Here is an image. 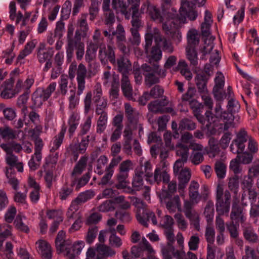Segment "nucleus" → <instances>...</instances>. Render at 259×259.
I'll return each mask as SVG.
<instances>
[{
    "instance_id": "obj_38",
    "label": "nucleus",
    "mask_w": 259,
    "mask_h": 259,
    "mask_svg": "<svg viewBox=\"0 0 259 259\" xmlns=\"http://www.w3.org/2000/svg\"><path fill=\"white\" fill-rule=\"evenodd\" d=\"M171 0H161V8L163 14L164 15L166 13L168 17L172 19H176L177 22L180 23L179 19L172 18V16L175 13L171 10L172 9L174 8H171Z\"/></svg>"
},
{
    "instance_id": "obj_53",
    "label": "nucleus",
    "mask_w": 259,
    "mask_h": 259,
    "mask_svg": "<svg viewBox=\"0 0 259 259\" xmlns=\"http://www.w3.org/2000/svg\"><path fill=\"white\" fill-rule=\"evenodd\" d=\"M96 103L95 112L97 115L107 114L106 109L107 106V99L103 98L102 100L98 102H94Z\"/></svg>"
},
{
    "instance_id": "obj_36",
    "label": "nucleus",
    "mask_w": 259,
    "mask_h": 259,
    "mask_svg": "<svg viewBox=\"0 0 259 259\" xmlns=\"http://www.w3.org/2000/svg\"><path fill=\"white\" fill-rule=\"evenodd\" d=\"M175 70H180L181 74L188 80L192 78V73L188 68V64L184 60H180L179 61Z\"/></svg>"
},
{
    "instance_id": "obj_34",
    "label": "nucleus",
    "mask_w": 259,
    "mask_h": 259,
    "mask_svg": "<svg viewBox=\"0 0 259 259\" xmlns=\"http://www.w3.org/2000/svg\"><path fill=\"white\" fill-rule=\"evenodd\" d=\"M141 69L144 73H151V72H157V74L162 77H164L166 75L165 71L159 68L157 63L154 64L153 67H151L147 64H144L141 66Z\"/></svg>"
},
{
    "instance_id": "obj_13",
    "label": "nucleus",
    "mask_w": 259,
    "mask_h": 259,
    "mask_svg": "<svg viewBox=\"0 0 259 259\" xmlns=\"http://www.w3.org/2000/svg\"><path fill=\"white\" fill-rule=\"evenodd\" d=\"M168 100L166 97L161 100H156L151 102L148 105V110L154 113H171L174 112L172 108L167 107L168 104Z\"/></svg>"
},
{
    "instance_id": "obj_21",
    "label": "nucleus",
    "mask_w": 259,
    "mask_h": 259,
    "mask_svg": "<svg viewBox=\"0 0 259 259\" xmlns=\"http://www.w3.org/2000/svg\"><path fill=\"white\" fill-rule=\"evenodd\" d=\"M125 116L131 124L137 125L139 121V112L132 107L130 103L124 104Z\"/></svg>"
},
{
    "instance_id": "obj_26",
    "label": "nucleus",
    "mask_w": 259,
    "mask_h": 259,
    "mask_svg": "<svg viewBox=\"0 0 259 259\" xmlns=\"http://www.w3.org/2000/svg\"><path fill=\"white\" fill-rule=\"evenodd\" d=\"M79 118L78 114L74 112H72L69 117L68 121L69 125L68 136L70 138L72 137L79 124Z\"/></svg>"
},
{
    "instance_id": "obj_29",
    "label": "nucleus",
    "mask_w": 259,
    "mask_h": 259,
    "mask_svg": "<svg viewBox=\"0 0 259 259\" xmlns=\"http://www.w3.org/2000/svg\"><path fill=\"white\" fill-rule=\"evenodd\" d=\"M96 250L97 252V255L101 257H105L108 256H112L115 254V251L111 248V247L107 246L104 244H97Z\"/></svg>"
},
{
    "instance_id": "obj_3",
    "label": "nucleus",
    "mask_w": 259,
    "mask_h": 259,
    "mask_svg": "<svg viewBox=\"0 0 259 259\" xmlns=\"http://www.w3.org/2000/svg\"><path fill=\"white\" fill-rule=\"evenodd\" d=\"M189 102L190 106L193 110L194 115L198 121L210 132L214 130V117L212 116L211 111H206L205 116H204L201 114L204 108L203 105L201 103H198L195 100H191Z\"/></svg>"
},
{
    "instance_id": "obj_23",
    "label": "nucleus",
    "mask_w": 259,
    "mask_h": 259,
    "mask_svg": "<svg viewBox=\"0 0 259 259\" xmlns=\"http://www.w3.org/2000/svg\"><path fill=\"white\" fill-rule=\"evenodd\" d=\"M0 147L6 152V163L10 165V167L14 168L15 165L18 161V157L13 154L12 148L7 144H2Z\"/></svg>"
},
{
    "instance_id": "obj_35",
    "label": "nucleus",
    "mask_w": 259,
    "mask_h": 259,
    "mask_svg": "<svg viewBox=\"0 0 259 259\" xmlns=\"http://www.w3.org/2000/svg\"><path fill=\"white\" fill-rule=\"evenodd\" d=\"M200 36L197 31L195 29L190 30L187 34L188 45L186 48H195L198 45Z\"/></svg>"
},
{
    "instance_id": "obj_5",
    "label": "nucleus",
    "mask_w": 259,
    "mask_h": 259,
    "mask_svg": "<svg viewBox=\"0 0 259 259\" xmlns=\"http://www.w3.org/2000/svg\"><path fill=\"white\" fill-rule=\"evenodd\" d=\"M143 166L145 180L150 184L156 183L159 185L161 181L163 183L169 182L170 176L165 169L162 170L160 167H156L153 174L152 172V165L148 161L145 162Z\"/></svg>"
},
{
    "instance_id": "obj_18",
    "label": "nucleus",
    "mask_w": 259,
    "mask_h": 259,
    "mask_svg": "<svg viewBox=\"0 0 259 259\" xmlns=\"http://www.w3.org/2000/svg\"><path fill=\"white\" fill-rule=\"evenodd\" d=\"M136 218L138 222L144 226L148 227L147 222L151 220L153 225L157 224L156 216L154 212L148 210H143L142 213L140 210L136 214Z\"/></svg>"
},
{
    "instance_id": "obj_62",
    "label": "nucleus",
    "mask_w": 259,
    "mask_h": 259,
    "mask_svg": "<svg viewBox=\"0 0 259 259\" xmlns=\"http://www.w3.org/2000/svg\"><path fill=\"white\" fill-rule=\"evenodd\" d=\"M14 48V45L13 44L11 48H8L3 52V57L6 58L5 63L7 64H11L15 57V54L13 52Z\"/></svg>"
},
{
    "instance_id": "obj_32",
    "label": "nucleus",
    "mask_w": 259,
    "mask_h": 259,
    "mask_svg": "<svg viewBox=\"0 0 259 259\" xmlns=\"http://www.w3.org/2000/svg\"><path fill=\"white\" fill-rule=\"evenodd\" d=\"M66 130V126L64 124L63 125L61 126V131L59 134L54 137L53 142V146L52 147L50 150L51 152H55V151L58 149L61 145L62 144Z\"/></svg>"
},
{
    "instance_id": "obj_40",
    "label": "nucleus",
    "mask_w": 259,
    "mask_h": 259,
    "mask_svg": "<svg viewBox=\"0 0 259 259\" xmlns=\"http://www.w3.org/2000/svg\"><path fill=\"white\" fill-rule=\"evenodd\" d=\"M164 203L165 204L166 208L170 211H175L177 208H179L181 206L180 199L178 195L172 196Z\"/></svg>"
},
{
    "instance_id": "obj_63",
    "label": "nucleus",
    "mask_w": 259,
    "mask_h": 259,
    "mask_svg": "<svg viewBox=\"0 0 259 259\" xmlns=\"http://www.w3.org/2000/svg\"><path fill=\"white\" fill-rule=\"evenodd\" d=\"M98 228L97 226L90 227L85 237V240L88 244H91L96 238Z\"/></svg>"
},
{
    "instance_id": "obj_1",
    "label": "nucleus",
    "mask_w": 259,
    "mask_h": 259,
    "mask_svg": "<svg viewBox=\"0 0 259 259\" xmlns=\"http://www.w3.org/2000/svg\"><path fill=\"white\" fill-rule=\"evenodd\" d=\"M79 28L74 34V27L73 24H69L67 28L66 58L67 62L70 63L74 56V50L76 51V58L81 60L84 55V44L81 40V37H85L89 30V26L85 17L82 16L77 21Z\"/></svg>"
},
{
    "instance_id": "obj_64",
    "label": "nucleus",
    "mask_w": 259,
    "mask_h": 259,
    "mask_svg": "<svg viewBox=\"0 0 259 259\" xmlns=\"http://www.w3.org/2000/svg\"><path fill=\"white\" fill-rule=\"evenodd\" d=\"M205 237L208 243L207 244L212 245L214 241L215 231L211 226H207L205 229Z\"/></svg>"
},
{
    "instance_id": "obj_7",
    "label": "nucleus",
    "mask_w": 259,
    "mask_h": 259,
    "mask_svg": "<svg viewBox=\"0 0 259 259\" xmlns=\"http://www.w3.org/2000/svg\"><path fill=\"white\" fill-rule=\"evenodd\" d=\"M231 194L229 191L224 192L223 187L219 185L216 191V210L219 215H228L230 207Z\"/></svg>"
},
{
    "instance_id": "obj_51",
    "label": "nucleus",
    "mask_w": 259,
    "mask_h": 259,
    "mask_svg": "<svg viewBox=\"0 0 259 259\" xmlns=\"http://www.w3.org/2000/svg\"><path fill=\"white\" fill-rule=\"evenodd\" d=\"M196 127L195 123L188 118L182 119L179 123V129L181 130L192 131L195 130Z\"/></svg>"
},
{
    "instance_id": "obj_57",
    "label": "nucleus",
    "mask_w": 259,
    "mask_h": 259,
    "mask_svg": "<svg viewBox=\"0 0 259 259\" xmlns=\"http://www.w3.org/2000/svg\"><path fill=\"white\" fill-rule=\"evenodd\" d=\"M112 35H113V37L116 36L117 41H124L125 40V32L123 26L119 24L116 27V30L112 31Z\"/></svg>"
},
{
    "instance_id": "obj_27",
    "label": "nucleus",
    "mask_w": 259,
    "mask_h": 259,
    "mask_svg": "<svg viewBox=\"0 0 259 259\" xmlns=\"http://www.w3.org/2000/svg\"><path fill=\"white\" fill-rule=\"evenodd\" d=\"M88 157L85 156H81L74 166L73 169L71 172V177L74 178L75 182L76 181V177L82 174L84 169L85 168L87 164Z\"/></svg>"
},
{
    "instance_id": "obj_22",
    "label": "nucleus",
    "mask_w": 259,
    "mask_h": 259,
    "mask_svg": "<svg viewBox=\"0 0 259 259\" xmlns=\"http://www.w3.org/2000/svg\"><path fill=\"white\" fill-rule=\"evenodd\" d=\"M121 88L124 96L129 100L136 101L133 96V88L128 77H122L121 79Z\"/></svg>"
},
{
    "instance_id": "obj_41",
    "label": "nucleus",
    "mask_w": 259,
    "mask_h": 259,
    "mask_svg": "<svg viewBox=\"0 0 259 259\" xmlns=\"http://www.w3.org/2000/svg\"><path fill=\"white\" fill-rule=\"evenodd\" d=\"M112 7L114 9H120L121 12L125 15V18H129L130 13L127 10V7L124 0H112Z\"/></svg>"
},
{
    "instance_id": "obj_30",
    "label": "nucleus",
    "mask_w": 259,
    "mask_h": 259,
    "mask_svg": "<svg viewBox=\"0 0 259 259\" xmlns=\"http://www.w3.org/2000/svg\"><path fill=\"white\" fill-rule=\"evenodd\" d=\"M9 14L10 20L12 21L15 20L16 24H19L24 18L23 15L21 11L16 13V3L14 1L11 2L9 4Z\"/></svg>"
},
{
    "instance_id": "obj_45",
    "label": "nucleus",
    "mask_w": 259,
    "mask_h": 259,
    "mask_svg": "<svg viewBox=\"0 0 259 259\" xmlns=\"http://www.w3.org/2000/svg\"><path fill=\"white\" fill-rule=\"evenodd\" d=\"M214 213L213 202L211 200L207 201L204 209V214L208 223H211L213 219Z\"/></svg>"
},
{
    "instance_id": "obj_16",
    "label": "nucleus",
    "mask_w": 259,
    "mask_h": 259,
    "mask_svg": "<svg viewBox=\"0 0 259 259\" xmlns=\"http://www.w3.org/2000/svg\"><path fill=\"white\" fill-rule=\"evenodd\" d=\"M209 75L206 72H201L197 73L195 77V81L200 94L208 93L207 83Z\"/></svg>"
},
{
    "instance_id": "obj_33",
    "label": "nucleus",
    "mask_w": 259,
    "mask_h": 259,
    "mask_svg": "<svg viewBox=\"0 0 259 259\" xmlns=\"http://www.w3.org/2000/svg\"><path fill=\"white\" fill-rule=\"evenodd\" d=\"M6 176L8 179V183L12 186V188L16 191L18 189L19 181L16 178V171L14 168H6L5 172Z\"/></svg>"
},
{
    "instance_id": "obj_42",
    "label": "nucleus",
    "mask_w": 259,
    "mask_h": 259,
    "mask_svg": "<svg viewBox=\"0 0 259 259\" xmlns=\"http://www.w3.org/2000/svg\"><path fill=\"white\" fill-rule=\"evenodd\" d=\"M189 148L188 146L183 143H179L176 146V153L178 156L181 157L184 161H187L189 155Z\"/></svg>"
},
{
    "instance_id": "obj_31",
    "label": "nucleus",
    "mask_w": 259,
    "mask_h": 259,
    "mask_svg": "<svg viewBox=\"0 0 259 259\" xmlns=\"http://www.w3.org/2000/svg\"><path fill=\"white\" fill-rule=\"evenodd\" d=\"M75 184V180L72 181L70 185H64L60 189L59 196L61 200H66L73 193V187Z\"/></svg>"
},
{
    "instance_id": "obj_20",
    "label": "nucleus",
    "mask_w": 259,
    "mask_h": 259,
    "mask_svg": "<svg viewBox=\"0 0 259 259\" xmlns=\"http://www.w3.org/2000/svg\"><path fill=\"white\" fill-rule=\"evenodd\" d=\"M230 219L232 221L231 222H233L236 224L243 223L245 220L242 207L237 203H234L232 205V211L230 213Z\"/></svg>"
},
{
    "instance_id": "obj_25",
    "label": "nucleus",
    "mask_w": 259,
    "mask_h": 259,
    "mask_svg": "<svg viewBox=\"0 0 259 259\" xmlns=\"http://www.w3.org/2000/svg\"><path fill=\"white\" fill-rule=\"evenodd\" d=\"M84 246V243L83 241H78L75 242L72 245L69 246V250L65 255L69 259H75L76 255H78Z\"/></svg>"
},
{
    "instance_id": "obj_12",
    "label": "nucleus",
    "mask_w": 259,
    "mask_h": 259,
    "mask_svg": "<svg viewBox=\"0 0 259 259\" xmlns=\"http://www.w3.org/2000/svg\"><path fill=\"white\" fill-rule=\"evenodd\" d=\"M98 58L103 65H106L109 61L112 64L115 65V48L110 45L106 46L104 44H101Z\"/></svg>"
},
{
    "instance_id": "obj_59",
    "label": "nucleus",
    "mask_w": 259,
    "mask_h": 259,
    "mask_svg": "<svg viewBox=\"0 0 259 259\" xmlns=\"http://www.w3.org/2000/svg\"><path fill=\"white\" fill-rule=\"evenodd\" d=\"M34 145L35 152L34 154L35 158L39 160L42 158L41 151L44 146V143L41 139L39 137L36 138L34 141Z\"/></svg>"
},
{
    "instance_id": "obj_50",
    "label": "nucleus",
    "mask_w": 259,
    "mask_h": 259,
    "mask_svg": "<svg viewBox=\"0 0 259 259\" xmlns=\"http://www.w3.org/2000/svg\"><path fill=\"white\" fill-rule=\"evenodd\" d=\"M107 114L100 115L97 123L96 132L97 133L101 134L104 132L107 127Z\"/></svg>"
},
{
    "instance_id": "obj_28",
    "label": "nucleus",
    "mask_w": 259,
    "mask_h": 259,
    "mask_svg": "<svg viewBox=\"0 0 259 259\" xmlns=\"http://www.w3.org/2000/svg\"><path fill=\"white\" fill-rule=\"evenodd\" d=\"M219 116L221 120L224 122V131H228L229 128L233 126L234 116L232 113L226 111H221V114Z\"/></svg>"
},
{
    "instance_id": "obj_44",
    "label": "nucleus",
    "mask_w": 259,
    "mask_h": 259,
    "mask_svg": "<svg viewBox=\"0 0 259 259\" xmlns=\"http://www.w3.org/2000/svg\"><path fill=\"white\" fill-rule=\"evenodd\" d=\"M145 76V84L148 87H151L152 85L159 83L160 81V77L157 74V72H151V73H144Z\"/></svg>"
},
{
    "instance_id": "obj_24",
    "label": "nucleus",
    "mask_w": 259,
    "mask_h": 259,
    "mask_svg": "<svg viewBox=\"0 0 259 259\" xmlns=\"http://www.w3.org/2000/svg\"><path fill=\"white\" fill-rule=\"evenodd\" d=\"M20 133H22L21 130H15L9 126L0 127V136L3 139L9 140L16 139Z\"/></svg>"
},
{
    "instance_id": "obj_14",
    "label": "nucleus",
    "mask_w": 259,
    "mask_h": 259,
    "mask_svg": "<svg viewBox=\"0 0 259 259\" xmlns=\"http://www.w3.org/2000/svg\"><path fill=\"white\" fill-rule=\"evenodd\" d=\"M122 157L121 156H113L109 164L106 167L105 174L101 178L99 184L101 185H107L111 180L114 174V168L121 162Z\"/></svg>"
},
{
    "instance_id": "obj_10",
    "label": "nucleus",
    "mask_w": 259,
    "mask_h": 259,
    "mask_svg": "<svg viewBox=\"0 0 259 259\" xmlns=\"http://www.w3.org/2000/svg\"><path fill=\"white\" fill-rule=\"evenodd\" d=\"M81 139L79 143H73L70 144L68 151L72 154L73 160L76 161L78 158L79 154L85 153L90 141L94 142L96 137L94 135H88L85 137L81 136Z\"/></svg>"
},
{
    "instance_id": "obj_4",
    "label": "nucleus",
    "mask_w": 259,
    "mask_h": 259,
    "mask_svg": "<svg viewBox=\"0 0 259 259\" xmlns=\"http://www.w3.org/2000/svg\"><path fill=\"white\" fill-rule=\"evenodd\" d=\"M148 11L154 21L162 23V28L167 34H171L175 31L174 28L178 23L176 21V19L168 17L166 13L164 15L162 12L161 14L159 10L154 6H149Z\"/></svg>"
},
{
    "instance_id": "obj_43",
    "label": "nucleus",
    "mask_w": 259,
    "mask_h": 259,
    "mask_svg": "<svg viewBox=\"0 0 259 259\" xmlns=\"http://www.w3.org/2000/svg\"><path fill=\"white\" fill-rule=\"evenodd\" d=\"M143 179L141 177L134 176L132 182V188L127 187V192L131 194H134L135 191L141 190L143 187Z\"/></svg>"
},
{
    "instance_id": "obj_9",
    "label": "nucleus",
    "mask_w": 259,
    "mask_h": 259,
    "mask_svg": "<svg viewBox=\"0 0 259 259\" xmlns=\"http://www.w3.org/2000/svg\"><path fill=\"white\" fill-rule=\"evenodd\" d=\"M132 166V162L129 159L122 161L119 164L118 172L116 175L117 183L116 184L115 187L117 189L126 188L127 185L130 183L127 178Z\"/></svg>"
},
{
    "instance_id": "obj_2",
    "label": "nucleus",
    "mask_w": 259,
    "mask_h": 259,
    "mask_svg": "<svg viewBox=\"0 0 259 259\" xmlns=\"http://www.w3.org/2000/svg\"><path fill=\"white\" fill-rule=\"evenodd\" d=\"M198 0H182L181 6L179 10V14L177 13L176 9L171 10L175 12L172 16L179 19L180 22L186 23L188 18L191 21H194L198 17L197 12L195 10L196 3Z\"/></svg>"
},
{
    "instance_id": "obj_49",
    "label": "nucleus",
    "mask_w": 259,
    "mask_h": 259,
    "mask_svg": "<svg viewBox=\"0 0 259 259\" xmlns=\"http://www.w3.org/2000/svg\"><path fill=\"white\" fill-rule=\"evenodd\" d=\"M214 171L219 179H224L226 176V166L221 161H217L214 164Z\"/></svg>"
},
{
    "instance_id": "obj_52",
    "label": "nucleus",
    "mask_w": 259,
    "mask_h": 259,
    "mask_svg": "<svg viewBox=\"0 0 259 259\" xmlns=\"http://www.w3.org/2000/svg\"><path fill=\"white\" fill-rule=\"evenodd\" d=\"M72 7V4L70 1H66L61 9V19L62 20L68 19L70 16Z\"/></svg>"
},
{
    "instance_id": "obj_54",
    "label": "nucleus",
    "mask_w": 259,
    "mask_h": 259,
    "mask_svg": "<svg viewBox=\"0 0 259 259\" xmlns=\"http://www.w3.org/2000/svg\"><path fill=\"white\" fill-rule=\"evenodd\" d=\"M227 230L229 231L231 238L236 239L238 236L239 224H236L233 222L226 224Z\"/></svg>"
},
{
    "instance_id": "obj_58",
    "label": "nucleus",
    "mask_w": 259,
    "mask_h": 259,
    "mask_svg": "<svg viewBox=\"0 0 259 259\" xmlns=\"http://www.w3.org/2000/svg\"><path fill=\"white\" fill-rule=\"evenodd\" d=\"M14 225L17 229L19 231L28 233L29 232V227L24 224L22 222V217L20 215H18L14 221Z\"/></svg>"
},
{
    "instance_id": "obj_6",
    "label": "nucleus",
    "mask_w": 259,
    "mask_h": 259,
    "mask_svg": "<svg viewBox=\"0 0 259 259\" xmlns=\"http://www.w3.org/2000/svg\"><path fill=\"white\" fill-rule=\"evenodd\" d=\"M87 70L85 65L80 63L77 68V63L75 61H73L69 66L68 75L69 77L72 80L76 74V80L77 83V95H81L85 89V79L87 76Z\"/></svg>"
},
{
    "instance_id": "obj_11",
    "label": "nucleus",
    "mask_w": 259,
    "mask_h": 259,
    "mask_svg": "<svg viewBox=\"0 0 259 259\" xmlns=\"http://www.w3.org/2000/svg\"><path fill=\"white\" fill-rule=\"evenodd\" d=\"M56 83L51 82L46 89H37L32 94L31 99L36 107H40L47 101L56 89Z\"/></svg>"
},
{
    "instance_id": "obj_48",
    "label": "nucleus",
    "mask_w": 259,
    "mask_h": 259,
    "mask_svg": "<svg viewBox=\"0 0 259 259\" xmlns=\"http://www.w3.org/2000/svg\"><path fill=\"white\" fill-rule=\"evenodd\" d=\"M187 58L190 62V65L196 66L198 64V56L195 48H186Z\"/></svg>"
},
{
    "instance_id": "obj_60",
    "label": "nucleus",
    "mask_w": 259,
    "mask_h": 259,
    "mask_svg": "<svg viewBox=\"0 0 259 259\" xmlns=\"http://www.w3.org/2000/svg\"><path fill=\"white\" fill-rule=\"evenodd\" d=\"M244 238L250 242H256L258 240V236L251 228H246L243 232Z\"/></svg>"
},
{
    "instance_id": "obj_37",
    "label": "nucleus",
    "mask_w": 259,
    "mask_h": 259,
    "mask_svg": "<svg viewBox=\"0 0 259 259\" xmlns=\"http://www.w3.org/2000/svg\"><path fill=\"white\" fill-rule=\"evenodd\" d=\"M199 185L198 182L195 181H192L191 182L189 187V195L190 199L192 202L198 203L199 201Z\"/></svg>"
},
{
    "instance_id": "obj_8",
    "label": "nucleus",
    "mask_w": 259,
    "mask_h": 259,
    "mask_svg": "<svg viewBox=\"0 0 259 259\" xmlns=\"http://www.w3.org/2000/svg\"><path fill=\"white\" fill-rule=\"evenodd\" d=\"M251 137L244 128H241L235 133V138L232 140L230 149L231 152L235 154H240L243 153L248 142Z\"/></svg>"
},
{
    "instance_id": "obj_56",
    "label": "nucleus",
    "mask_w": 259,
    "mask_h": 259,
    "mask_svg": "<svg viewBox=\"0 0 259 259\" xmlns=\"http://www.w3.org/2000/svg\"><path fill=\"white\" fill-rule=\"evenodd\" d=\"M105 20L104 23L109 26V30L111 32L113 30L112 25L115 22V15L112 11H108V12H104Z\"/></svg>"
},
{
    "instance_id": "obj_46",
    "label": "nucleus",
    "mask_w": 259,
    "mask_h": 259,
    "mask_svg": "<svg viewBox=\"0 0 259 259\" xmlns=\"http://www.w3.org/2000/svg\"><path fill=\"white\" fill-rule=\"evenodd\" d=\"M28 99V94L25 93L20 96L17 99V106L18 107L21 108V112L25 116L27 113V107L26 103Z\"/></svg>"
},
{
    "instance_id": "obj_61",
    "label": "nucleus",
    "mask_w": 259,
    "mask_h": 259,
    "mask_svg": "<svg viewBox=\"0 0 259 259\" xmlns=\"http://www.w3.org/2000/svg\"><path fill=\"white\" fill-rule=\"evenodd\" d=\"M247 152L253 154L257 153L258 151V144L256 140L251 136L247 142Z\"/></svg>"
},
{
    "instance_id": "obj_39",
    "label": "nucleus",
    "mask_w": 259,
    "mask_h": 259,
    "mask_svg": "<svg viewBox=\"0 0 259 259\" xmlns=\"http://www.w3.org/2000/svg\"><path fill=\"white\" fill-rule=\"evenodd\" d=\"M52 56V52L45 50L44 46L42 44L40 45L37 49V57L39 63H43L51 59Z\"/></svg>"
},
{
    "instance_id": "obj_15",
    "label": "nucleus",
    "mask_w": 259,
    "mask_h": 259,
    "mask_svg": "<svg viewBox=\"0 0 259 259\" xmlns=\"http://www.w3.org/2000/svg\"><path fill=\"white\" fill-rule=\"evenodd\" d=\"M15 79L13 77L5 80L1 85V97L4 99H11L16 95L13 88Z\"/></svg>"
},
{
    "instance_id": "obj_55",
    "label": "nucleus",
    "mask_w": 259,
    "mask_h": 259,
    "mask_svg": "<svg viewBox=\"0 0 259 259\" xmlns=\"http://www.w3.org/2000/svg\"><path fill=\"white\" fill-rule=\"evenodd\" d=\"M35 44L31 41L26 44L24 49L21 51L18 56V60H20L24 59L26 56L31 53L32 50L35 48Z\"/></svg>"
},
{
    "instance_id": "obj_17",
    "label": "nucleus",
    "mask_w": 259,
    "mask_h": 259,
    "mask_svg": "<svg viewBox=\"0 0 259 259\" xmlns=\"http://www.w3.org/2000/svg\"><path fill=\"white\" fill-rule=\"evenodd\" d=\"M117 70L122 74V77H128L132 70V63L128 58L124 56H120L116 60Z\"/></svg>"
},
{
    "instance_id": "obj_19",
    "label": "nucleus",
    "mask_w": 259,
    "mask_h": 259,
    "mask_svg": "<svg viewBox=\"0 0 259 259\" xmlns=\"http://www.w3.org/2000/svg\"><path fill=\"white\" fill-rule=\"evenodd\" d=\"M178 180V190L180 193L183 192L191 179V173L188 168L182 169L180 172L175 175Z\"/></svg>"
},
{
    "instance_id": "obj_47",
    "label": "nucleus",
    "mask_w": 259,
    "mask_h": 259,
    "mask_svg": "<svg viewBox=\"0 0 259 259\" xmlns=\"http://www.w3.org/2000/svg\"><path fill=\"white\" fill-rule=\"evenodd\" d=\"M115 217L123 223H129L132 219L130 212L126 210H117Z\"/></svg>"
}]
</instances>
